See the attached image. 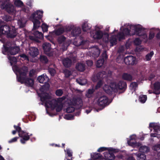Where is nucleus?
<instances>
[{"label":"nucleus","instance_id":"obj_1","mask_svg":"<svg viewBox=\"0 0 160 160\" xmlns=\"http://www.w3.org/2000/svg\"><path fill=\"white\" fill-rule=\"evenodd\" d=\"M125 28L122 32L119 33L117 36L119 40L128 35H136L142 36L141 38L145 42L148 41V35L144 32V30L140 25H131L127 24L125 25Z\"/></svg>","mask_w":160,"mask_h":160},{"label":"nucleus","instance_id":"obj_2","mask_svg":"<svg viewBox=\"0 0 160 160\" xmlns=\"http://www.w3.org/2000/svg\"><path fill=\"white\" fill-rule=\"evenodd\" d=\"M16 71L19 73V75L17 76V79L18 82L22 84L25 83L28 87H32L34 84V80L30 78L26 77L28 69L26 66H24L19 68L18 67H15Z\"/></svg>","mask_w":160,"mask_h":160},{"label":"nucleus","instance_id":"obj_3","mask_svg":"<svg viewBox=\"0 0 160 160\" xmlns=\"http://www.w3.org/2000/svg\"><path fill=\"white\" fill-rule=\"evenodd\" d=\"M43 11L38 10L34 12L30 16V20L32 22L33 24V29L36 30L40 26L41 22L40 20L43 16Z\"/></svg>","mask_w":160,"mask_h":160},{"label":"nucleus","instance_id":"obj_4","mask_svg":"<svg viewBox=\"0 0 160 160\" xmlns=\"http://www.w3.org/2000/svg\"><path fill=\"white\" fill-rule=\"evenodd\" d=\"M50 85L48 83H45L40 88L39 91L40 92L38 93V95L40 98L41 102H44L47 100L50 99L51 96L49 93L47 92L49 89Z\"/></svg>","mask_w":160,"mask_h":160},{"label":"nucleus","instance_id":"obj_5","mask_svg":"<svg viewBox=\"0 0 160 160\" xmlns=\"http://www.w3.org/2000/svg\"><path fill=\"white\" fill-rule=\"evenodd\" d=\"M8 44L9 43L7 42L3 44V47L2 48V52L3 54L14 55L18 53L20 51L18 47H10Z\"/></svg>","mask_w":160,"mask_h":160},{"label":"nucleus","instance_id":"obj_6","mask_svg":"<svg viewBox=\"0 0 160 160\" xmlns=\"http://www.w3.org/2000/svg\"><path fill=\"white\" fill-rule=\"evenodd\" d=\"M1 8L2 9H4L9 14L12 13L15 11L14 6L8 0H5L2 3L1 5Z\"/></svg>","mask_w":160,"mask_h":160},{"label":"nucleus","instance_id":"obj_7","mask_svg":"<svg viewBox=\"0 0 160 160\" xmlns=\"http://www.w3.org/2000/svg\"><path fill=\"white\" fill-rule=\"evenodd\" d=\"M149 127L153 128L155 132L154 133H151V136L160 138V125L159 124L151 123L149 124Z\"/></svg>","mask_w":160,"mask_h":160},{"label":"nucleus","instance_id":"obj_8","mask_svg":"<svg viewBox=\"0 0 160 160\" xmlns=\"http://www.w3.org/2000/svg\"><path fill=\"white\" fill-rule=\"evenodd\" d=\"M62 102V100L60 98H59L57 100L53 99L51 100L46 101L45 102V104L47 108H50L48 105H49L51 108L52 110H54L56 106L58 105V103H61Z\"/></svg>","mask_w":160,"mask_h":160},{"label":"nucleus","instance_id":"obj_9","mask_svg":"<svg viewBox=\"0 0 160 160\" xmlns=\"http://www.w3.org/2000/svg\"><path fill=\"white\" fill-rule=\"evenodd\" d=\"M98 105L102 107H104L109 104L108 98L106 96H102L98 98L97 101Z\"/></svg>","mask_w":160,"mask_h":160},{"label":"nucleus","instance_id":"obj_10","mask_svg":"<svg viewBox=\"0 0 160 160\" xmlns=\"http://www.w3.org/2000/svg\"><path fill=\"white\" fill-rule=\"evenodd\" d=\"M42 48L45 54L48 56H51V45L49 43L45 42L43 44Z\"/></svg>","mask_w":160,"mask_h":160},{"label":"nucleus","instance_id":"obj_11","mask_svg":"<svg viewBox=\"0 0 160 160\" xmlns=\"http://www.w3.org/2000/svg\"><path fill=\"white\" fill-rule=\"evenodd\" d=\"M113 85H114L116 91L118 89H125L127 87L126 83L122 81H120L117 83H114Z\"/></svg>","mask_w":160,"mask_h":160},{"label":"nucleus","instance_id":"obj_12","mask_svg":"<svg viewBox=\"0 0 160 160\" xmlns=\"http://www.w3.org/2000/svg\"><path fill=\"white\" fill-rule=\"evenodd\" d=\"M106 76V72L104 71H102L99 72L96 75L93 76L92 78V80L93 82H95L102 78H105Z\"/></svg>","mask_w":160,"mask_h":160},{"label":"nucleus","instance_id":"obj_13","mask_svg":"<svg viewBox=\"0 0 160 160\" xmlns=\"http://www.w3.org/2000/svg\"><path fill=\"white\" fill-rule=\"evenodd\" d=\"M135 58L132 56H128L124 59L125 63L127 65H132L135 63Z\"/></svg>","mask_w":160,"mask_h":160},{"label":"nucleus","instance_id":"obj_14","mask_svg":"<svg viewBox=\"0 0 160 160\" xmlns=\"http://www.w3.org/2000/svg\"><path fill=\"white\" fill-rule=\"evenodd\" d=\"M114 84V83H112L110 84V86L105 85L103 87V89L108 94L111 93L112 91H116L114 85H113Z\"/></svg>","mask_w":160,"mask_h":160},{"label":"nucleus","instance_id":"obj_15","mask_svg":"<svg viewBox=\"0 0 160 160\" xmlns=\"http://www.w3.org/2000/svg\"><path fill=\"white\" fill-rule=\"evenodd\" d=\"M29 53L31 56L35 58L38 54L39 52L37 48L32 47L30 48Z\"/></svg>","mask_w":160,"mask_h":160},{"label":"nucleus","instance_id":"obj_16","mask_svg":"<svg viewBox=\"0 0 160 160\" xmlns=\"http://www.w3.org/2000/svg\"><path fill=\"white\" fill-rule=\"evenodd\" d=\"M37 80L40 83H46L49 80V78L46 74H43L39 76L37 78Z\"/></svg>","mask_w":160,"mask_h":160},{"label":"nucleus","instance_id":"obj_17","mask_svg":"<svg viewBox=\"0 0 160 160\" xmlns=\"http://www.w3.org/2000/svg\"><path fill=\"white\" fill-rule=\"evenodd\" d=\"M29 133L26 132H25V133L23 135V136L22 138V139L20 140L21 142L23 144H24L26 143V141L28 140L30 138V137L32 136V134H31L29 135Z\"/></svg>","mask_w":160,"mask_h":160},{"label":"nucleus","instance_id":"obj_18","mask_svg":"<svg viewBox=\"0 0 160 160\" xmlns=\"http://www.w3.org/2000/svg\"><path fill=\"white\" fill-rule=\"evenodd\" d=\"M100 50L97 46H94L92 48L91 53L95 58L98 57L100 55Z\"/></svg>","mask_w":160,"mask_h":160},{"label":"nucleus","instance_id":"obj_19","mask_svg":"<svg viewBox=\"0 0 160 160\" xmlns=\"http://www.w3.org/2000/svg\"><path fill=\"white\" fill-rule=\"evenodd\" d=\"M17 34V32L15 28L14 27H12L11 30L10 29L9 30L7 36L8 38H12L16 37Z\"/></svg>","mask_w":160,"mask_h":160},{"label":"nucleus","instance_id":"obj_20","mask_svg":"<svg viewBox=\"0 0 160 160\" xmlns=\"http://www.w3.org/2000/svg\"><path fill=\"white\" fill-rule=\"evenodd\" d=\"M62 62L64 66L66 68H69L72 65V60L68 58H64Z\"/></svg>","mask_w":160,"mask_h":160},{"label":"nucleus","instance_id":"obj_21","mask_svg":"<svg viewBox=\"0 0 160 160\" xmlns=\"http://www.w3.org/2000/svg\"><path fill=\"white\" fill-rule=\"evenodd\" d=\"M132 155L136 157L137 160H145L146 158V155L144 154L139 152L133 153Z\"/></svg>","mask_w":160,"mask_h":160},{"label":"nucleus","instance_id":"obj_22","mask_svg":"<svg viewBox=\"0 0 160 160\" xmlns=\"http://www.w3.org/2000/svg\"><path fill=\"white\" fill-rule=\"evenodd\" d=\"M13 127L16 131L18 132L19 137L22 138L23 134L25 133V131L22 130L21 128L19 126V124H18V126L14 125Z\"/></svg>","mask_w":160,"mask_h":160},{"label":"nucleus","instance_id":"obj_23","mask_svg":"<svg viewBox=\"0 0 160 160\" xmlns=\"http://www.w3.org/2000/svg\"><path fill=\"white\" fill-rule=\"evenodd\" d=\"M80 98H73L72 100V103L74 106L78 105V109H80Z\"/></svg>","mask_w":160,"mask_h":160},{"label":"nucleus","instance_id":"obj_24","mask_svg":"<svg viewBox=\"0 0 160 160\" xmlns=\"http://www.w3.org/2000/svg\"><path fill=\"white\" fill-rule=\"evenodd\" d=\"M154 93L158 94L160 93V83L157 82L154 84Z\"/></svg>","mask_w":160,"mask_h":160},{"label":"nucleus","instance_id":"obj_25","mask_svg":"<svg viewBox=\"0 0 160 160\" xmlns=\"http://www.w3.org/2000/svg\"><path fill=\"white\" fill-rule=\"evenodd\" d=\"M1 27L4 34H6L8 35V34L10 30V27L7 25H2Z\"/></svg>","mask_w":160,"mask_h":160},{"label":"nucleus","instance_id":"obj_26","mask_svg":"<svg viewBox=\"0 0 160 160\" xmlns=\"http://www.w3.org/2000/svg\"><path fill=\"white\" fill-rule=\"evenodd\" d=\"M103 36V32L101 31H97L95 35L93 36V38L95 39H100Z\"/></svg>","mask_w":160,"mask_h":160},{"label":"nucleus","instance_id":"obj_27","mask_svg":"<svg viewBox=\"0 0 160 160\" xmlns=\"http://www.w3.org/2000/svg\"><path fill=\"white\" fill-rule=\"evenodd\" d=\"M104 156L105 158L109 160H112L115 158V156L113 153L105 152L104 153Z\"/></svg>","mask_w":160,"mask_h":160},{"label":"nucleus","instance_id":"obj_28","mask_svg":"<svg viewBox=\"0 0 160 160\" xmlns=\"http://www.w3.org/2000/svg\"><path fill=\"white\" fill-rule=\"evenodd\" d=\"M128 144L134 148H138L140 146L141 144L139 142H132V140H130L128 142Z\"/></svg>","mask_w":160,"mask_h":160},{"label":"nucleus","instance_id":"obj_29","mask_svg":"<svg viewBox=\"0 0 160 160\" xmlns=\"http://www.w3.org/2000/svg\"><path fill=\"white\" fill-rule=\"evenodd\" d=\"M33 33L35 37L36 38L40 39H42L43 38V34L41 32H39L38 31H33Z\"/></svg>","mask_w":160,"mask_h":160},{"label":"nucleus","instance_id":"obj_30","mask_svg":"<svg viewBox=\"0 0 160 160\" xmlns=\"http://www.w3.org/2000/svg\"><path fill=\"white\" fill-rule=\"evenodd\" d=\"M122 78L125 80L129 81H131L133 79L131 75L127 73H124L122 75Z\"/></svg>","mask_w":160,"mask_h":160},{"label":"nucleus","instance_id":"obj_31","mask_svg":"<svg viewBox=\"0 0 160 160\" xmlns=\"http://www.w3.org/2000/svg\"><path fill=\"white\" fill-rule=\"evenodd\" d=\"M80 28L78 29L76 27L73 28L71 31V34L72 36L74 37L79 36V35L80 34L79 32V29Z\"/></svg>","mask_w":160,"mask_h":160},{"label":"nucleus","instance_id":"obj_32","mask_svg":"<svg viewBox=\"0 0 160 160\" xmlns=\"http://www.w3.org/2000/svg\"><path fill=\"white\" fill-rule=\"evenodd\" d=\"M91 28V25L87 22L84 23L82 25V28L83 31L86 32L89 30Z\"/></svg>","mask_w":160,"mask_h":160},{"label":"nucleus","instance_id":"obj_33","mask_svg":"<svg viewBox=\"0 0 160 160\" xmlns=\"http://www.w3.org/2000/svg\"><path fill=\"white\" fill-rule=\"evenodd\" d=\"M40 60L42 63H47L48 61L47 57L44 55H41L39 58Z\"/></svg>","mask_w":160,"mask_h":160},{"label":"nucleus","instance_id":"obj_34","mask_svg":"<svg viewBox=\"0 0 160 160\" xmlns=\"http://www.w3.org/2000/svg\"><path fill=\"white\" fill-rule=\"evenodd\" d=\"M139 150L140 152L145 153L149 152L150 149L148 147L142 146L140 147Z\"/></svg>","mask_w":160,"mask_h":160},{"label":"nucleus","instance_id":"obj_35","mask_svg":"<svg viewBox=\"0 0 160 160\" xmlns=\"http://www.w3.org/2000/svg\"><path fill=\"white\" fill-rule=\"evenodd\" d=\"M65 32V29L63 28H59L55 31V33L57 35H59Z\"/></svg>","mask_w":160,"mask_h":160},{"label":"nucleus","instance_id":"obj_36","mask_svg":"<svg viewBox=\"0 0 160 160\" xmlns=\"http://www.w3.org/2000/svg\"><path fill=\"white\" fill-rule=\"evenodd\" d=\"M66 39V37L63 35H61L58 37L57 38V41L58 43L61 44L65 41Z\"/></svg>","mask_w":160,"mask_h":160},{"label":"nucleus","instance_id":"obj_37","mask_svg":"<svg viewBox=\"0 0 160 160\" xmlns=\"http://www.w3.org/2000/svg\"><path fill=\"white\" fill-rule=\"evenodd\" d=\"M67 156L64 160H72V153L69 149L67 150Z\"/></svg>","mask_w":160,"mask_h":160},{"label":"nucleus","instance_id":"obj_38","mask_svg":"<svg viewBox=\"0 0 160 160\" xmlns=\"http://www.w3.org/2000/svg\"><path fill=\"white\" fill-rule=\"evenodd\" d=\"M129 87L131 90L135 91L138 87V84L136 82H132L130 84Z\"/></svg>","mask_w":160,"mask_h":160},{"label":"nucleus","instance_id":"obj_39","mask_svg":"<svg viewBox=\"0 0 160 160\" xmlns=\"http://www.w3.org/2000/svg\"><path fill=\"white\" fill-rule=\"evenodd\" d=\"M14 4L17 7H21L23 6V2L20 0H16L14 1Z\"/></svg>","mask_w":160,"mask_h":160},{"label":"nucleus","instance_id":"obj_40","mask_svg":"<svg viewBox=\"0 0 160 160\" xmlns=\"http://www.w3.org/2000/svg\"><path fill=\"white\" fill-rule=\"evenodd\" d=\"M110 42L111 44V46H113V45L116 44L117 42L116 36H112V37L110 39Z\"/></svg>","mask_w":160,"mask_h":160},{"label":"nucleus","instance_id":"obj_41","mask_svg":"<svg viewBox=\"0 0 160 160\" xmlns=\"http://www.w3.org/2000/svg\"><path fill=\"white\" fill-rule=\"evenodd\" d=\"M147 99V97L146 95H140L139 97V100L142 103H144Z\"/></svg>","mask_w":160,"mask_h":160},{"label":"nucleus","instance_id":"obj_42","mask_svg":"<svg viewBox=\"0 0 160 160\" xmlns=\"http://www.w3.org/2000/svg\"><path fill=\"white\" fill-rule=\"evenodd\" d=\"M75 110V108L72 106H69L66 109V112L68 113H71L73 112Z\"/></svg>","mask_w":160,"mask_h":160},{"label":"nucleus","instance_id":"obj_43","mask_svg":"<svg viewBox=\"0 0 160 160\" xmlns=\"http://www.w3.org/2000/svg\"><path fill=\"white\" fill-rule=\"evenodd\" d=\"M64 73L65 74V77L66 78L69 77L72 74L71 71L68 69H65L64 71Z\"/></svg>","mask_w":160,"mask_h":160},{"label":"nucleus","instance_id":"obj_44","mask_svg":"<svg viewBox=\"0 0 160 160\" xmlns=\"http://www.w3.org/2000/svg\"><path fill=\"white\" fill-rule=\"evenodd\" d=\"M62 107L63 105L62 103L58 104V105H56L55 107L56 111L57 112H60L62 110Z\"/></svg>","mask_w":160,"mask_h":160},{"label":"nucleus","instance_id":"obj_45","mask_svg":"<svg viewBox=\"0 0 160 160\" xmlns=\"http://www.w3.org/2000/svg\"><path fill=\"white\" fill-rule=\"evenodd\" d=\"M43 32H47L48 31V26L45 23H43L41 26Z\"/></svg>","mask_w":160,"mask_h":160},{"label":"nucleus","instance_id":"obj_46","mask_svg":"<svg viewBox=\"0 0 160 160\" xmlns=\"http://www.w3.org/2000/svg\"><path fill=\"white\" fill-rule=\"evenodd\" d=\"M154 54L153 51L151 52L150 53L147 54L146 56V59L147 61L150 60L151 58Z\"/></svg>","mask_w":160,"mask_h":160},{"label":"nucleus","instance_id":"obj_47","mask_svg":"<svg viewBox=\"0 0 160 160\" xmlns=\"http://www.w3.org/2000/svg\"><path fill=\"white\" fill-rule=\"evenodd\" d=\"M63 94V92L61 89H58L55 91V94L59 97L61 96Z\"/></svg>","mask_w":160,"mask_h":160},{"label":"nucleus","instance_id":"obj_48","mask_svg":"<svg viewBox=\"0 0 160 160\" xmlns=\"http://www.w3.org/2000/svg\"><path fill=\"white\" fill-rule=\"evenodd\" d=\"M103 63V59L99 60L97 61L96 66L97 67L99 68L101 67Z\"/></svg>","mask_w":160,"mask_h":160},{"label":"nucleus","instance_id":"obj_49","mask_svg":"<svg viewBox=\"0 0 160 160\" xmlns=\"http://www.w3.org/2000/svg\"><path fill=\"white\" fill-rule=\"evenodd\" d=\"M65 118L68 120H71L74 119V116L71 114H68L65 115Z\"/></svg>","mask_w":160,"mask_h":160},{"label":"nucleus","instance_id":"obj_50","mask_svg":"<svg viewBox=\"0 0 160 160\" xmlns=\"http://www.w3.org/2000/svg\"><path fill=\"white\" fill-rule=\"evenodd\" d=\"M94 90L93 89H88V92L86 94V96L88 98H90L91 95L93 93Z\"/></svg>","mask_w":160,"mask_h":160},{"label":"nucleus","instance_id":"obj_51","mask_svg":"<svg viewBox=\"0 0 160 160\" xmlns=\"http://www.w3.org/2000/svg\"><path fill=\"white\" fill-rule=\"evenodd\" d=\"M36 73V70L33 69H32L30 70L29 72V76L30 78L33 77L35 75Z\"/></svg>","mask_w":160,"mask_h":160},{"label":"nucleus","instance_id":"obj_52","mask_svg":"<svg viewBox=\"0 0 160 160\" xmlns=\"http://www.w3.org/2000/svg\"><path fill=\"white\" fill-rule=\"evenodd\" d=\"M8 59L11 62H12L13 63H16L17 61V58L14 56L10 57L9 56Z\"/></svg>","mask_w":160,"mask_h":160},{"label":"nucleus","instance_id":"obj_53","mask_svg":"<svg viewBox=\"0 0 160 160\" xmlns=\"http://www.w3.org/2000/svg\"><path fill=\"white\" fill-rule=\"evenodd\" d=\"M134 42L136 45H138L141 44V41L139 38H137L135 39Z\"/></svg>","mask_w":160,"mask_h":160},{"label":"nucleus","instance_id":"obj_54","mask_svg":"<svg viewBox=\"0 0 160 160\" xmlns=\"http://www.w3.org/2000/svg\"><path fill=\"white\" fill-rule=\"evenodd\" d=\"M48 72L51 75L53 76L55 73V71L54 69L50 68L48 70Z\"/></svg>","mask_w":160,"mask_h":160},{"label":"nucleus","instance_id":"obj_55","mask_svg":"<svg viewBox=\"0 0 160 160\" xmlns=\"http://www.w3.org/2000/svg\"><path fill=\"white\" fill-rule=\"evenodd\" d=\"M152 149L155 151H157L160 149V144H158L152 147Z\"/></svg>","mask_w":160,"mask_h":160},{"label":"nucleus","instance_id":"obj_56","mask_svg":"<svg viewBox=\"0 0 160 160\" xmlns=\"http://www.w3.org/2000/svg\"><path fill=\"white\" fill-rule=\"evenodd\" d=\"M104 37H105V38H103V40L106 42H107L108 40V34L107 33H105L104 35Z\"/></svg>","mask_w":160,"mask_h":160},{"label":"nucleus","instance_id":"obj_57","mask_svg":"<svg viewBox=\"0 0 160 160\" xmlns=\"http://www.w3.org/2000/svg\"><path fill=\"white\" fill-rule=\"evenodd\" d=\"M19 138V137H15L12 138L10 140L8 141V142L9 143H11L14 142H16L17 139Z\"/></svg>","mask_w":160,"mask_h":160},{"label":"nucleus","instance_id":"obj_58","mask_svg":"<svg viewBox=\"0 0 160 160\" xmlns=\"http://www.w3.org/2000/svg\"><path fill=\"white\" fill-rule=\"evenodd\" d=\"M85 69V65L83 62L81 63V72H83Z\"/></svg>","mask_w":160,"mask_h":160},{"label":"nucleus","instance_id":"obj_59","mask_svg":"<svg viewBox=\"0 0 160 160\" xmlns=\"http://www.w3.org/2000/svg\"><path fill=\"white\" fill-rule=\"evenodd\" d=\"M21 58H23L24 60H28V58L27 56L24 54H22L20 55Z\"/></svg>","mask_w":160,"mask_h":160},{"label":"nucleus","instance_id":"obj_60","mask_svg":"<svg viewBox=\"0 0 160 160\" xmlns=\"http://www.w3.org/2000/svg\"><path fill=\"white\" fill-rule=\"evenodd\" d=\"M123 61V59L120 57H118L117 59V62L118 63H122Z\"/></svg>","mask_w":160,"mask_h":160},{"label":"nucleus","instance_id":"obj_61","mask_svg":"<svg viewBox=\"0 0 160 160\" xmlns=\"http://www.w3.org/2000/svg\"><path fill=\"white\" fill-rule=\"evenodd\" d=\"M99 81L98 82L97 86H96V88H99L102 84V82L101 80L100 79L99 80Z\"/></svg>","mask_w":160,"mask_h":160},{"label":"nucleus","instance_id":"obj_62","mask_svg":"<svg viewBox=\"0 0 160 160\" xmlns=\"http://www.w3.org/2000/svg\"><path fill=\"white\" fill-rule=\"evenodd\" d=\"M107 149V148L105 147H101L99 148L98 150V151L99 152H102L103 151Z\"/></svg>","mask_w":160,"mask_h":160},{"label":"nucleus","instance_id":"obj_63","mask_svg":"<svg viewBox=\"0 0 160 160\" xmlns=\"http://www.w3.org/2000/svg\"><path fill=\"white\" fill-rule=\"evenodd\" d=\"M154 34L152 32H150L149 35V39H151L153 38L154 36Z\"/></svg>","mask_w":160,"mask_h":160},{"label":"nucleus","instance_id":"obj_64","mask_svg":"<svg viewBox=\"0 0 160 160\" xmlns=\"http://www.w3.org/2000/svg\"><path fill=\"white\" fill-rule=\"evenodd\" d=\"M133 74L134 75H139L140 74V72L138 70H135L133 72Z\"/></svg>","mask_w":160,"mask_h":160}]
</instances>
